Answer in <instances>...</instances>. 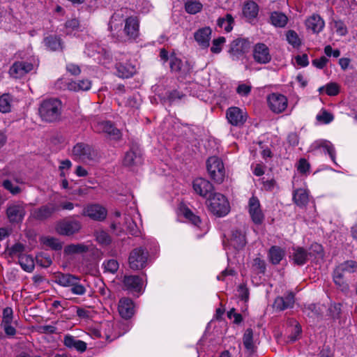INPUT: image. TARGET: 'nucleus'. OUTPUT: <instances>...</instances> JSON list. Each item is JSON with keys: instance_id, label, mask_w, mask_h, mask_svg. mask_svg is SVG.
Segmentation results:
<instances>
[{"instance_id": "f257e3e1", "label": "nucleus", "mask_w": 357, "mask_h": 357, "mask_svg": "<svg viewBox=\"0 0 357 357\" xmlns=\"http://www.w3.org/2000/svg\"><path fill=\"white\" fill-rule=\"evenodd\" d=\"M129 9L122 8L111 17L109 30L120 43H132L139 35V21L136 16H128Z\"/></svg>"}, {"instance_id": "f03ea898", "label": "nucleus", "mask_w": 357, "mask_h": 357, "mask_svg": "<svg viewBox=\"0 0 357 357\" xmlns=\"http://www.w3.org/2000/svg\"><path fill=\"white\" fill-rule=\"evenodd\" d=\"M62 102L56 98H47L40 103L38 112L43 121L53 123L59 121L61 114Z\"/></svg>"}, {"instance_id": "7ed1b4c3", "label": "nucleus", "mask_w": 357, "mask_h": 357, "mask_svg": "<svg viewBox=\"0 0 357 357\" xmlns=\"http://www.w3.org/2000/svg\"><path fill=\"white\" fill-rule=\"evenodd\" d=\"M208 210L218 217L226 215L230 211L229 203L225 195L219 192L210 195L206 201Z\"/></svg>"}, {"instance_id": "20e7f679", "label": "nucleus", "mask_w": 357, "mask_h": 357, "mask_svg": "<svg viewBox=\"0 0 357 357\" xmlns=\"http://www.w3.org/2000/svg\"><path fill=\"white\" fill-rule=\"evenodd\" d=\"M206 169L210 178L216 183H222L225 178V168L222 160L217 156L206 160Z\"/></svg>"}, {"instance_id": "39448f33", "label": "nucleus", "mask_w": 357, "mask_h": 357, "mask_svg": "<svg viewBox=\"0 0 357 357\" xmlns=\"http://www.w3.org/2000/svg\"><path fill=\"white\" fill-rule=\"evenodd\" d=\"M72 155L75 160L88 162L96 159L97 152L91 145L78 142L73 147Z\"/></svg>"}, {"instance_id": "423d86ee", "label": "nucleus", "mask_w": 357, "mask_h": 357, "mask_svg": "<svg viewBox=\"0 0 357 357\" xmlns=\"http://www.w3.org/2000/svg\"><path fill=\"white\" fill-rule=\"evenodd\" d=\"M149 253L142 247L133 249L129 255L128 263L131 269L137 271L144 268L147 262Z\"/></svg>"}, {"instance_id": "0eeeda50", "label": "nucleus", "mask_w": 357, "mask_h": 357, "mask_svg": "<svg viewBox=\"0 0 357 357\" xmlns=\"http://www.w3.org/2000/svg\"><path fill=\"white\" fill-rule=\"evenodd\" d=\"M169 68L172 73H175L178 77L185 78L191 73L192 66L188 61L183 62L176 57L174 54L169 56Z\"/></svg>"}, {"instance_id": "6e6552de", "label": "nucleus", "mask_w": 357, "mask_h": 357, "mask_svg": "<svg viewBox=\"0 0 357 357\" xmlns=\"http://www.w3.org/2000/svg\"><path fill=\"white\" fill-rule=\"evenodd\" d=\"M250 47V43L248 39L238 38L230 43L229 53L232 60H238L249 51Z\"/></svg>"}, {"instance_id": "1a4fd4ad", "label": "nucleus", "mask_w": 357, "mask_h": 357, "mask_svg": "<svg viewBox=\"0 0 357 357\" xmlns=\"http://www.w3.org/2000/svg\"><path fill=\"white\" fill-rule=\"evenodd\" d=\"M142 164V155L141 150L137 146H132L126 152L123 159V165L132 169Z\"/></svg>"}, {"instance_id": "9d476101", "label": "nucleus", "mask_w": 357, "mask_h": 357, "mask_svg": "<svg viewBox=\"0 0 357 357\" xmlns=\"http://www.w3.org/2000/svg\"><path fill=\"white\" fill-rule=\"evenodd\" d=\"M6 213L11 224H18L24 220L26 211L22 204L14 203L7 206Z\"/></svg>"}, {"instance_id": "9b49d317", "label": "nucleus", "mask_w": 357, "mask_h": 357, "mask_svg": "<svg viewBox=\"0 0 357 357\" xmlns=\"http://www.w3.org/2000/svg\"><path fill=\"white\" fill-rule=\"evenodd\" d=\"M252 56L254 61L259 64L268 63L272 59L268 47L263 43L255 44L252 50Z\"/></svg>"}, {"instance_id": "f8f14e48", "label": "nucleus", "mask_w": 357, "mask_h": 357, "mask_svg": "<svg viewBox=\"0 0 357 357\" xmlns=\"http://www.w3.org/2000/svg\"><path fill=\"white\" fill-rule=\"evenodd\" d=\"M226 117L231 125L241 127L247 120V114L237 107H231L227 109Z\"/></svg>"}, {"instance_id": "ddd939ff", "label": "nucleus", "mask_w": 357, "mask_h": 357, "mask_svg": "<svg viewBox=\"0 0 357 357\" xmlns=\"http://www.w3.org/2000/svg\"><path fill=\"white\" fill-rule=\"evenodd\" d=\"M33 69V63L20 61L13 63L9 69L10 75L15 79H20Z\"/></svg>"}, {"instance_id": "4468645a", "label": "nucleus", "mask_w": 357, "mask_h": 357, "mask_svg": "<svg viewBox=\"0 0 357 357\" xmlns=\"http://www.w3.org/2000/svg\"><path fill=\"white\" fill-rule=\"evenodd\" d=\"M267 101L271 110L277 114L284 112L287 107V98L280 93L269 95Z\"/></svg>"}, {"instance_id": "2eb2a0df", "label": "nucleus", "mask_w": 357, "mask_h": 357, "mask_svg": "<svg viewBox=\"0 0 357 357\" xmlns=\"http://www.w3.org/2000/svg\"><path fill=\"white\" fill-rule=\"evenodd\" d=\"M81 229V224L77 220H63L56 226V231L64 236H70L78 232Z\"/></svg>"}, {"instance_id": "dca6fc26", "label": "nucleus", "mask_w": 357, "mask_h": 357, "mask_svg": "<svg viewBox=\"0 0 357 357\" xmlns=\"http://www.w3.org/2000/svg\"><path fill=\"white\" fill-rule=\"evenodd\" d=\"M192 188L195 192L202 197L210 196L214 190L213 184L208 180L201 177L193 181Z\"/></svg>"}, {"instance_id": "f3484780", "label": "nucleus", "mask_w": 357, "mask_h": 357, "mask_svg": "<svg viewBox=\"0 0 357 357\" xmlns=\"http://www.w3.org/2000/svg\"><path fill=\"white\" fill-rule=\"evenodd\" d=\"M245 231L244 228H234L231 231L229 245L235 250H242L246 245Z\"/></svg>"}, {"instance_id": "a211bd4d", "label": "nucleus", "mask_w": 357, "mask_h": 357, "mask_svg": "<svg viewBox=\"0 0 357 357\" xmlns=\"http://www.w3.org/2000/svg\"><path fill=\"white\" fill-rule=\"evenodd\" d=\"M249 213L256 225L262 223L264 216L260 208V203L257 197L252 196L249 200Z\"/></svg>"}, {"instance_id": "6ab92c4d", "label": "nucleus", "mask_w": 357, "mask_h": 357, "mask_svg": "<svg viewBox=\"0 0 357 357\" xmlns=\"http://www.w3.org/2000/svg\"><path fill=\"white\" fill-rule=\"evenodd\" d=\"M82 215L88 216L93 220L101 221L105 219L107 211L104 207L98 204H91L84 208Z\"/></svg>"}, {"instance_id": "aec40b11", "label": "nucleus", "mask_w": 357, "mask_h": 357, "mask_svg": "<svg viewBox=\"0 0 357 357\" xmlns=\"http://www.w3.org/2000/svg\"><path fill=\"white\" fill-rule=\"evenodd\" d=\"M59 210V206L56 204L50 202L36 209L33 211V215L34 218L43 220L51 217L54 213Z\"/></svg>"}, {"instance_id": "412c9836", "label": "nucleus", "mask_w": 357, "mask_h": 357, "mask_svg": "<svg viewBox=\"0 0 357 357\" xmlns=\"http://www.w3.org/2000/svg\"><path fill=\"white\" fill-rule=\"evenodd\" d=\"M118 310L121 317L125 319H130L135 313L133 301L129 298H122L119 300Z\"/></svg>"}, {"instance_id": "4be33fe9", "label": "nucleus", "mask_w": 357, "mask_h": 357, "mask_svg": "<svg viewBox=\"0 0 357 357\" xmlns=\"http://www.w3.org/2000/svg\"><path fill=\"white\" fill-rule=\"evenodd\" d=\"M294 302V294L290 292L283 296L277 297L275 299L273 307L278 311H283L289 308H292Z\"/></svg>"}, {"instance_id": "5701e85b", "label": "nucleus", "mask_w": 357, "mask_h": 357, "mask_svg": "<svg viewBox=\"0 0 357 357\" xmlns=\"http://www.w3.org/2000/svg\"><path fill=\"white\" fill-rule=\"evenodd\" d=\"M115 68L117 75L121 78H129L137 72L135 66L132 65L129 61L117 62Z\"/></svg>"}, {"instance_id": "b1692460", "label": "nucleus", "mask_w": 357, "mask_h": 357, "mask_svg": "<svg viewBox=\"0 0 357 357\" xmlns=\"http://www.w3.org/2000/svg\"><path fill=\"white\" fill-rule=\"evenodd\" d=\"M211 33V29L208 26L201 28L194 33L195 40L202 48H208Z\"/></svg>"}, {"instance_id": "393cba45", "label": "nucleus", "mask_w": 357, "mask_h": 357, "mask_svg": "<svg viewBox=\"0 0 357 357\" xmlns=\"http://www.w3.org/2000/svg\"><path fill=\"white\" fill-rule=\"evenodd\" d=\"M46 48L52 52H63L64 46L62 39L56 35H49L43 38Z\"/></svg>"}, {"instance_id": "a878e982", "label": "nucleus", "mask_w": 357, "mask_h": 357, "mask_svg": "<svg viewBox=\"0 0 357 357\" xmlns=\"http://www.w3.org/2000/svg\"><path fill=\"white\" fill-rule=\"evenodd\" d=\"M312 256V252H308L302 247L293 248V252L290 257L295 265L303 266L307 263L309 257Z\"/></svg>"}, {"instance_id": "bb28decb", "label": "nucleus", "mask_w": 357, "mask_h": 357, "mask_svg": "<svg viewBox=\"0 0 357 357\" xmlns=\"http://www.w3.org/2000/svg\"><path fill=\"white\" fill-rule=\"evenodd\" d=\"M124 287L129 291L139 292L142 288V279L138 275H125L123 280Z\"/></svg>"}, {"instance_id": "cd10ccee", "label": "nucleus", "mask_w": 357, "mask_h": 357, "mask_svg": "<svg viewBox=\"0 0 357 357\" xmlns=\"http://www.w3.org/2000/svg\"><path fill=\"white\" fill-rule=\"evenodd\" d=\"M22 179L17 176H12L10 178H6L2 181V187L8 191L13 195H17L22 192L21 188L17 184L22 183Z\"/></svg>"}, {"instance_id": "c85d7f7f", "label": "nucleus", "mask_w": 357, "mask_h": 357, "mask_svg": "<svg viewBox=\"0 0 357 357\" xmlns=\"http://www.w3.org/2000/svg\"><path fill=\"white\" fill-rule=\"evenodd\" d=\"M99 132H104L112 139L119 140L121 137V133L110 121H102L98 123Z\"/></svg>"}, {"instance_id": "c756f323", "label": "nucleus", "mask_w": 357, "mask_h": 357, "mask_svg": "<svg viewBox=\"0 0 357 357\" xmlns=\"http://www.w3.org/2000/svg\"><path fill=\"white\" fill-rule=\"evenodd\" d=\"M324 21L319 15L313 14L305 20V26L308 30H311L314 33H318L322 31L324 27Z\"/></svg>"}, {"instance_id": "7c9ffc66", "label": "nucleus", "mask_w": 357, "mask_h": 357, "mask_svg": "<svg viewBox=\"0 0 357 357\" xmlns=\"http://www.w3.org/2000/svg\"><path fill=\"white\" fill-rule=\"evenodd\" d=\"M77 276L61 272L55 273L54 275V282L61 287H70L73 282H76Z\"/></svg>"}, {"instance_id": "2f4dec72", "label": "nucleus", "mask_w": 357, "mask_h": 357, "mask_svg": "<svg viewBox=\"0 0 357 357\" xmlns=\"http://www.w3.org/2000/svg\"><path fill=\"white\" fill-rule=\"evenodd\" d=\"M63 343L69 349H75L82 353L86 350L87 344L85 342L77 340L74 336L67 335L64 337Z\"/></svg>"}, {"instance_id": "473e14b6", "label": "nucleus", "mask_w": 357, "mask_h": 357, "mask_svg": "<svg viewBox=\"0 0 357 357\" xmlns=\"http://www.w3.org/2000/svg\"><path fill=\"white\" fill-rule=\"evenodd\" d=\"M333 280L337 289L345 295L349 292V284L344 278V275L333 271Z\"/></svg>"}, {"instance_id": "72a5a7b5", "label": "nucleus", "mask_w": 357, "mask_h": 357, "mask_svg": "<svg viewBox=\"0 0 357 357\" xmlns=\"http://www.w3.org/2000/svg\"><path fill=\"white\" fill-rule=\"evenodd\" d=\"M293 201L298 206L303 207L307 204L309 195L306 190L298 188L293 192Z\"/></svg>"}, {"instance_id": "f704fd0d", "label": "nucleus", "mask_w": 357, "mask_h": 357, "mask_svg": "<svg viewBox=\"0 0 357 357\" xmlns=\"http://www.w3.org/2000/svg\"><path fill=\"white\" fill-rule=\"evenodd\" d=\"M67 89L70 91H87L90 89L91 86V82L90 80L82 79L78 82L71 81L67 83Z\"/></svg>"}, {"instance_id": "c9c22d12", "label": "nucleus", "mask_w": 357, "mask_h": 357, "mask_svg": "<svg viewBox=\"0 0 357 357\" xmlns=\"http://www.w3.org/2000/svg\"><path fill=\"white\" fill-rule=\"evenodd\" d=\"M285 252L279 246H272L268 251V257L273 264H278L284 258Z\"/></svg>"}, {"instance_id": "e433bc0d", "label": "nucleus", "mask_w": 357, "mask_h": 357, "mask_svg": "<svg viewBox=\"0 0 357 357\" xmlns=\"http://www.w3.org/2000/svg\"><path fill=\"white\" fill-rule=\"evenodd\" d=\"M258 5L254 1L247 2L243 8L244 17L249 20L255 18L258 14Z\"/></svg>"}, {"instance_id": "4c0bfd02", "label": "nucleus", "mask_w": 357, "mask_h": 357, "mask_svg": "<svg viewBox=\"0 0 357 357\" xmlns=\"http://www.w3.org/2000/svg\"><path fill=\"white\" fill-rule=\"evenodd\" d=\"M18 263L22 268L26 272H32L34 269V261L31 255H20L18 257Z\"/></svg>"}, {"instance_id": "58836bf2", "label": "nucleus", "mask_w": 357, "mask_h": 357, "mask_svg": "<svg viewBox=\"0 0 357 357\" xmlns=\"http://www.w3.org/2000/svg\"><path fill=\"white\" fill-rule=\"evenodd\" d=\"M334 271L343 275L345 273H354L357 271V262L353 260L346 261L336 266Z\"/></svg>"}, {"instance_id": "ea45409f", "label": "nucleus", "mask_w": 357, "mask_h": 357, "mask_svg": "<svg viewBox=\"0 0 357 357\" xmlns=\"http://www.w3.org/2000/svg\"><path fill=\"white\" fill-rule=\"evenodd\" d=\"M271 24L276 27H284L288 22L287 17L281 12H273L270 17Z\"/></svg>"}, {"instance_id": "a19ab883", "label": "nucleus", "mask_w": 357, "mask_h": 357, "mask_svg": "<svg viewBox=\"0 0 357 357\" xmlns=\"http://www.w3.org/2000/svg\"><path fill=\"white\" fill-rule=\"evenodd\" d=\"M243 342L248 351H255L256 347L253 341V331L252 328H249L245 330L243 337Z\"/></svg>"}, {"instance_id": "79ce46f5", "label": "nucleus", "mask_w": 357, "mask_h": 357, "mask_svg": "<svg viewBox=\"0 0 357 357\" xmlns=\"http://www.w3.org/2000/svg\"><path fill=\"white\" fill-rule=\"evenodd\" d=\"M234 24V17L229 13H227L224 17H219L217 21L218 26L223 28L226 32H230L232 30Z\"/></svg>"}, {"instance_id": "37998d69", "label": "nucleus", "mask_w": 357, "mask_h": 357, "mask_svg": "<svg viewBox=\"0 0 357 357\" xmlns=\"http://www.w3.org/2000/svg\"><path fill=\"white\" fill-rule=\"evenodd\" d=\"M89 251V247L84 244H70L64 248V252L68 255L84 253Z\"/></svg>"}, {"instance_id": "c03bdc74", "label": "nucleus", "mask_w": 357, "mask_h": 357, "mask_svg": "<svg viewBox=\"0 0 357 357\" xmlns=\"http://www.w3.org/2000/svg\"><path fill=\"white\" fill-rule=\"evenodd\" d=\"M202 4L196 0L188 1L185 3V9L188 13L195 15L202 9Z\"/></svg>"}, {"instance_id": "a18cd8bd", "label": "nucleus", "mask_w": 357, "mask_h": 357, "mask_svg": "<svg viewBox=\"0 0 357 357\" xmlns=\"http://www.w3.org/2000/svg\"><path fill=\"white\" fill-rule=\"evenodd\" d=\"M96 241L102 246L109 245L112 243L109 234L104 230H98L95 232Z\"/></svg>"}, {"instance_id": "49530a36", "label": "nucleus", "mask_w": 357, "mask_h": 357, "mask_svg": "<svg viewBox=\"0 0 357 357\" xmlns=\"http://www.w3.org/2000/svg\"><path fill=\"white\" fill-rule=\"evenodd\" d=\"M185 96V95L182 91L174 89L167 91L166 93L165 98L169 104H172L182 100Z\"/></svg>"}, {"instance_id": "de8ad7c7", "label": "nucleus", "mask_w": 357, "mask_h": 357, "mask_svg": "<svg viewBox=\"0 0 357 357\" xmlns=\"http://www.w3.org/2000/svg\"><path fill=\"white\" fill-rule=\"evenodd\" d=\"M11 99L8 94L4 93L0 97V112L8 113L10 112Z\"/></svg>"}, {"instance_id": "09e8293b", "label": "nucleus", "mask_w": 357, "mask_h": 357, "mask_svg": "<svg viewBox=\"0 0 357 357\" xmlns=\"http://www.w3.org/2000/svg\"><path fill=\"white\" fill-rule=\"evenodd\" d=\"M65 29L67 34L71 33L74 31H77L80 27V22L77 18L73 17L66 20L65 22Z\"/></svg>"}, {"instance_id": "8fccbe9b", "label": "nucleus", "mask_w": 357, "mask_h": 357, "mask_svg": "<svg viewBox=\"0 0 357 357\" xmlns=\"http://www.w3.org/2000/svg\"><path fill=\"white\" fill-rule=\"evenodd\" d=\"M184 217L193 225L198 226L201 222L200 218L195 215L189 208L185 206L182 209Z\"/></svg>"}, {"instance_id": "3c124183", "label": "nucleus", "mask_w": 357, "mask_h": 357, "mask_svg": "<svg viewBox=\"0 0 357 357\" xmlns=\"http://www.w3.org/2000/svg\"><path fill=\"white\" fill-rule=\"evenodd\" d=\"M70 291L73 294L82 296L86 291V287L80 283V278L77 277L76 282H73V284L70 286Z\"/></svg>"}, {"instance_id": "603ef678", "label": "nucleus", "mask_w": 357, "mask_h": 357, "mask_svg": "<svg viewBox=\"0 0 357 357\" xmlns=\"http://www.w3.org/2000/svg\"><path fill=\"white\" fill-rule=\"evenodd\" d=\"M286 36L288 43L293 45L294 47H299L301 45V40L295 31H288L287 32Z\"/></svg>"}, {"instance_id": "864d4df0", "label": "nucleus", "mask_w": 357, "mask_h": 357, "mask_svg": "<svg viewBox=\"0 0 357 357\" xmlns=\"http://www.w3.org/2000/svg\"><path fill=\"white\" fill-rule=\"evenodd\" d=\"M43 244L51 248L54 250H60L62 248V244L59 241L53 237H47L43 239Z\"/></svg>"}, {"instance_id": "5fc2aeb1", "label": "nucleus", "mask_w": 357, "mask_h": 357, "mask_svg": "<svg viewBox=\"0 0 357 357\" xmlns=\"http://www.w3.org/2000/svg\"><path fill=\"white\" fill-rule=\"evenodd\" d=\"M225 38L220 36L212 41V47L211 51L213 54H219L222 51V46L225 43Z\"/></svg>"}, {"instance_id": "6e6d98bb", "label": "nucleus", "mask_w": 357, "mask_h": 357, "mask_svg": "<svg viewBox=\"0 0 357 357\" xmlns=\"http://www.w3.org/2000/svg\"><path fill=\"white\" fill-rule=\"evenodd\" d=\"M316 119L320 123L328 124L333 120V115L326 110L323 109L321 114L317 115Z\"/></svg>"}, {"instance_id": "4d7b16f0", "label": "nucleus", "mask_w": 357, "mask_h": 357, "mask_svg": "<svg viewBox=\"0 0 357 357\" xmlns=\"http://www.w3.org/2000/svg\"><path fill=\"white\" fill-rule=\"evenodd\" d=\"M106 271L114 273L119 269V263L115 259H109L103 263Z\"/></svg>"}, {"instance_id": "13d9d810", "label": "nucleus", "mask_w": 357, "mask_h": 357, "mask_svg": "<svg viewBox=\"0 0 357 357\" xmlns=\"http://www.w3.org/2000/svg\"><path fill=\"white\" fill-rule=\"evenodd\" d=\"M252 267L257 273H264L266 271L265 261L258 257L253 260Z\"/></svg>"}, {"instance_id": "bf43d9fd", "label": "nucleus", "mask_w": 357, "mask_h": 357, "mask_svg": "<svg viewBox=\"0 0 357 357\" xmlns=\"http://www.w3.org/2000/svg\"><path fill=\"white\" fill-rule=\"evenodd\" d=\"M24 249L25 247L22 243H16L9 249V255L10 257L17 255L19 257L20 255H24Z\"/></svg>"}, {"instance_id": "052dcab7", "label": "nucleus", "mask_w": 357, "mask_h": 357, "mask_svg": "<svg viewBox=\"0 0 357 357\" xmlns=\"http://www.w3.org/2000/svg\"><path fill=\"white\" fill-rule=\"evenodd\" d=\"M326 93L328 96H335L339 93L340 87L335 82H331L325 86Z\"/></svg>"}, {"instance_id": "680f3d73", "label": "nucleus", "mask_w": 357, "mask_h": 357, "mask_svg": "<svg viewBox=\"0 0 357 357\" xmlns=\"http://www.w3.org/2000/svg\"><path fill=\"white\" fill-rule=\"evenodd\" d=\"M334 29L340 36H345L347 33V29L344 23L341 20L334 21Z\"/></svg>"}, {"instance_id": "e2e57ef3", "label": "nucleus", "mask_w": 357, "mask_h": 357, "mask_svg": "<svg viewBox=\"0 0 357 357\" xmlns=\"http://www.w3.org/2000/svg\"><path fill=\"white\" fill-rule=\"evenodd\" d=\"M342 305L340 303H334L329 307L330 314L334 319H338L340 317L342 311Z\"/></svg>"}, {"instance_id": "0e129e2a", "label": "nucleus", "mask_w": 357, "mask_h": 357, "mask_svg": "<svg viewBox=\"0 0 357 357\" xmlns=\"http://www.w3.org/2000/svg\"><path fill=\"white\" fill-rule=\"evenodd\" d=\"M310 164L305 158H301L298 160V166H297V170L301 174H306L310 170Z\"/></svg>"}, {"instance_id": "69168bd1", "label": "nucleus", "mask_w": 357, "mask_h": 357, "mask_svg": "<svg viewBox=\"0 0 357 357\" xmlns=\"http://www.w3.org/2000/svg\"><path fill=\"white\" fill-rule=\"evenodd\" d=\"M13 309L11 307H7L3 310V320L2 322L3 324H9L13 321Z\"/></svg>"}, {"instance_id": "338daca9", "label": "nucleus", "mask_w": 357, "mask_h": 357, "mask_svg": "<svg viewBox=\"0 0 357 357\" xmlns=\"http://www.w3.org/2000/svg\"><path fill=\"white\" fill-rule=\"evenodd\" d=\"M238 296L243 301H248L249 298V290L246 287V285L241 284L238 288Z\"/></svg>"}, {"instance_id": "774afa93", "label": "nucleus", "mask_w": 357, "mask_h": 357, "mask_svg": "<svg viewBox=\"0 0 357 357\" xmlns=\"http://www.w3.org/2000/svg\"><path fill=\"white\" fill-rule=\"evenodd\" d=\"M227 317L229 319L234 318V323L236 324H239L243 321V317L240 313H237L234 308H231L227 312Z\"/></svg>"}]
</instances>
